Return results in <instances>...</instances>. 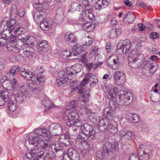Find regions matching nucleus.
Here are the masks:
<instances>
[{
    "label": "nucleus",
    "instance_id": "obj_46",
    "mask_svg": "<svg viewBox=\"0 0 160 160\" xmlns=\"http://www.w3.org/2000/svg\"><path fill=\"white\" fill-rule=\"evenodd\" d=\"M7 50L9 51H12L15 52H18L19 51V48L12 43L11 45L8 44L7 46Z\"/></svg>",
    "mask_w": 160,
    "mask_h": 160
},
{
    "label": "nucleus",
    "instance_id": "obj_14",
    "mask_svg": "<svg viewBox=\"0 0 160 160\" xmlns=\"http://www.w3.org/2000/svg\"><path fill=\"white\" fill-rule=\"evenodd\" d=\"M125 88L123 86H119L118 87L113 86L108 93L107 97L109 99H112L116 98L117 94L119 92L124 91Z\"/></svg>",
    "mask_w": 160,
    "mask_h": 160
},
{
    "label": "nucleus",
    "instance_id": "obj_21",
    "mask_svg": "<svg viewBox=\"0 0 160 160\" xmlns=\"http://www.w3.org/2000/svg\"><path fill=\"white\" fill-rule=\"evenodd\" d=\"M68 153L71 160H79V154L72 147H70L68 149Z\"/></svg>",
    "mask_w": 160,
    "mask_h": 160
},
{
    "label": "nucleus",
    "instance_id": "obj_12",
    "mask_svg": "<svg viewBox=\"0 0 160 160\" xmlns=\"http://www.w3.org/2000/svg\"><path fill=\"white\" fill-rule=\"evenodd\" d=\"M4 88L7 89V90H9L13 92H16L17 90H18L19 86L17 82V81L14 78L10 81L5 82L3 84H2Z\"/></svg>",
    "mask_w": 160,
    "mask_h": 160
},
{
    "label": "nucleus",
    "instance_id": "obj_32",
    "mask_svg": "<svg viewBox=\"0 0 160 160\" xmlns=\"http://www.w3.org/2000/svg\"><path fill=\"white\" fill-rule=\"evenodd\" d=\"M89 91H87L86 92V95H83L82 96V97H81L80 99V100H79V102H80V100L82 101V103H81V104L82 105V106L80 105L79 107L81 108H84V105L85 104L87 105V101L88 102V98L90 95V94L89 93Z\"/></svg>",
    "mask_w": 160,
    "mask_h": 160
},
{
    "label": "nucleus",
    "instance_id": "obj_36",
    "mask_svg": "<svg viewBox=\"0 0 160 160\" xmlns=\"http://www.w3.org/2000/svg\"><path fill=\"white\" fill-rule=\"evenodd\" d=\"M127 18L128 23H131L133 22L135 19L136 17L132 12H128L125 15L123 18V20Z\"/></svg>",
    "mask_w": 160,
    "mask_h": 160
},
{
    "label": "nucleus",
    "instance_id": "obj_30",
    "mask_svg": "<svg viewBox=\"0 0 160 160\" xmlns=\"http://www.w3.org/2000/svg\"><path fill=\"white\" fill-rule=\"evenodd\" d=\"M120 135L121 137H125L128 140H129L132 138H134L135 134L131 131H127L124 130H121Z\"/></svg>",
    "mask_w": 160,
    "mask_h": 160
},
{
    "label": "nucleus",
    "instance_id": "obj_50",
    "mask_svg": "<svg viewBox=\"0 0 160 160\" xmlns=\"http://www.w3.org/2000/svg\"><path fill=\"white\" fill-rule=\"evenodd\" d=\"M34 39L33 37L31 36H30L27 38H24L25 46L32 44Z\"/></svg>",
    "mask_w": 160,
    "mask_h": 160
},
{
    "label": "nucleus",
    "instance_id": "obj_11",
    "mask_svg": "<svg viewBox=\"0 0 160 160\" xmlns=\"http://www.w3.org/2000/svg\"><path fill=\"white\" fill-rule=\"evenodd\" d=\"M81 17L79 18L78 21V24L79 22L84 23L91 22L94 19L93 14L88 10L83 11L81 13Z\"/></svg>",
    "mask_w": 160,
    "mask_h": 160
},
{
    "label": "nucleus",
    "instance_id": "obj_6",
    "mask_svg": "<svg viewBox=\"0 0 160 160\" xmlns=\"http://www.w3.org/2000/svg\"><path fill=\"white\" fill-rule=\"evenodd\" d=\"M24 70L21 72L20 74L21 76L26 80H30L33 82H37V81L41 83L44 82L46 79L45 77L41 75H38L36 76L32 72L26 71L24 69Z\"/></svg>",
    "mask_w": 160,
    "mask_h": 160
},
{
    "label": "nucleus",
    "instance_id": "obj_23",
    "mask_svg": "<svg viewBox=\"0 0 160 160\" xmlns=\"http://www.w3.org/2000/svg\"><path fill=\"white\" fill-rule=\"evenodd\" d=\"M39 43L38 48L39 52L42 54L47 52L48 50V45L47 41L46 40H42L40 41Z\"/></svg>",
    "mask_w": 160,
    "mask_h": 160
},
{
    "label": "nucleus",
    "instance_id": "obj_62",
    "mask_svg": "<svg viewBox=\"0 0 160 160\" xmlns=\"http://www.w3.org/2000/svg\"><path fill=\"white\" fill-rule=\"evenodd\" d=\"M25 14L24 9L23 8L20 9L18 13V15L20 17H22Z\"/></svg>",
    "mask_w": 160,
    "mask_h": 160
},
{
    "label": "nucleus",
    "instance_id": "obj_52",
    "mask_svg": "<svg viewBox=\"0 0 160 160\" xmlns=\"http://www.w3.org/2000/svg\"><path fill=\"white\" fill-rule=\"evenodd\" d=\"M91 140H88L87 138L86 141H84L82 143L83 146V148L85 149H87L89 148L90 145L91 144L90 141Z\"/></svg>",
    "mask_w": 160,
    "mask_h": 160
},
{
    "label": "nucleus",
    "instance_id": "obj_5",
    "mask_svg": "<svg viewBox=\"0 0 160 160\" xmlns=\"http://www.w3.org/2000/svg\"><path fill=\"white\" fill-rule=\"evenodd\" d=\"M140 66L143 68H148L151 74H153L158 69V64L156 62L148 61L142 57L140 58Z\"/></svg>",
    "mask_w": 160,
    "mask_h": 160
},
{
    "label": "nucleus",
    "instance_id": "obj_22",
    "mask_svg": "<svg viewBox=\"0 0 160 160\" xmlns=\"http://www.w3.org/2000/svg\"><path fill=\"white\" fill-rule=\"evenodd\" d=\"M82 66L81 64L77 63L72 66L69 69L68 74L72 75L76 73L79 72L82 69Z\"/></svg>",
    "mask_w": 160,
    "mask_h": 160
},
{
    "label": "nucleus",
    "instance_id": "obj_25",
    "mask_svg": "<svg viewBox=\"0 0 160 160\" xmlns=\"http://www.w3.org/2000/svg\"><path fill=\"white\" fill-rule=\"evenodd\" d=\"M53 22L52 20L49 18H47L40 24L41 28L43 30L48 31L52 27Z\"/></svg>",
    "mask_w": 160,
    "mask_h": 160
},
{
    "label": "nucleus",
    "instance_id": "obj_9",
    "mask_svg": "<svg viewBox=\"0 0 160 160\" xmlns=\"http://www.w3.org/2000/svg\"><path fill=\"white\" fill-rule=\"evenodd\" d=\"M67 118L68 121L67 123L68 126H80L81 122L79 120V115L76 112L73 111L69 112Z\"/></svg>",
    "mask_w": 160,
    "mask_h": 160
},
{
    "label": "nucleus",
    "instance_id": "obj_15",
    "mask_svg": "<svg viewBox=\"0 0 160 160\" xmlns=\"http://www.w3.org/2000/svg\"><path fill=\"white\" fill-rule=\"evenodd\" d=\"M33 1L34 7L38 10H45L48 8V5L45 0H34Z\"/></svg>",
    "mask_w": 160,
    "mask_h": 160
},
{
    "label": "nucleus",
    "instance_id": "obj_59",
    "mask_svg": "<svg viewBox=\"0 0 160 160\" xmlns=\"http://www.w3.org/2000/svg\"><path fill=\"white\" fill-rule=\"evenodd\" d=\"M115 31V29H113L110 31L109 35L110 38H114L117 37Z\"/></svg>",
    "mask_w": 160,
    "mask_h": 160
},
{
    "label": "nucleus",
    "instance_id": "obj_16",
    "mask_svg": "<svg viewBox=\"0 0 160 160\" xmlns=\"http://www.w3.org/2000/svg\"><path fill=\"white\" fill-rule=\"evenodd\" d=\"M10 99L8 92L6 89L3 88L0 90V106L4 105Z\"/></svg>",
    "mask_w": 160,
    "mask_h": 160
},
{
    "label": "nucleus",
    "instance_id": "obj_56",
    "mask_svg": "<svg viewBox=\"0 0 160 160\" xmlns=\"http://www.w3.org/2000/svg\"><path fill=\"white\" fill-rule=\"evenodd\" d=\"M56 82L58 86H61L62 85L66 82V80L65 79L58 78L56 79Z\"/></svg>",
    "mask_w": 160,
    "mask_h": 160
},
{
    "label": "nucleus",
    "instance_id": "obj_31",
    "mask_svg": "<svg viewBox=\"0 0 160 160\" xmlns=\"http://www.w3.org/2000/svg\"><path fill=\"white\" fill-rule=\"evenodd\" d=\"M79 24L82 27L84 28V29L87 32H92L93 31L95 28V25L90 24V22H85L84 23H79Z\"/></svg>",
    "mask_w": 160,
    "mask_h": 160
},
{
    "label": "nucleus",
    "instance_id": "obj_41",
    "mask_svg": "<svg viewBox=\"0 0 160 160\" xmlns=\"http://www.w3.org/2000/svg\"><path fill=\"white\" fill-rule=\"evenodd\" d=\"M131 50V52L129 53L128 56V59H131L134 58H137V57H139V58H141L142 57L141 55H138V51L132 50V49Z\"/></svg>",
    "mask_w": 160,
    "mask_h": 160
},
{
    "label": "nucleus",
    "instance_id": "obj_58",
    "mask_svg": "<svg viewBox=\"0 0 160 160\" xmlns=\"http://www.w3.org/2000/svg\"><path fill=\"white\" fill-rule=\"evenodd\" d=\"M80 60L85 65L88 62V59L87 58L86 56L84 55L81 56L80 58Z\"/></svg>",
    "mask_w": 160,
    "mask_h": 160
},
{
    "label": "nucleus",
    "instance_id": "obj_18",
    "mask_svg": "<svg viewBox=\"0 0 160 160\" xmlns=\"http://www.w3.org/2000/svg\"><path fill=\"white\" fill-rule=\"evenodd\" d=\"M114 77L115 82L119 85L122 84L125 82V75L122 72L119 71L115 72Z\"/></svg>",
    "mask_w": 160,
    "mask_h": 160
},
{
    "label": "nucleus",
    "instance_id": "obj_47",
    "mask_svg": "<svg viewBox=\"0 0 160 160\" xmlns=\"http://www.w3.org/2000/svg\"><path fill=\"white\" fill-rule=\"evenodd\" d=\"M24 40V38H18L16 39V41L17 45L22 49H23L25 46Z\"/></svg>",
    "mask_w": 160,
    "mask_h": 160
},
{
    "label": "nucleus",
    "instance_id": "obj_44",
    "mask_svg": "<svg viewBox=\"0 0 160 160\" xmlns=\"http://www.w3.org/2000/svg\"><path fill=\"white\" fill-rule=\"evenodd\" d=\"M88 131V133L85 134L84 135L87 137L88 140H92L94 138L95 131L92 127L91 128H90V130Z\"/></svg>",
    "mask_w": 160,
    "mask_h": 160
},
{
    "label": "nucleus",
    "instance_id": "obj_20",
    "mask_svg": "<svg viewBox=\"0 0 160 160\" xmlns=\"http://www.w3.org/2000/svg\"><path fill=\"white\" fill-rule=\"evenodd\" d=\"M118 145L117 143L112 144L109 142L105 143L103 147V151L104 153H108L111 152L112 150L118 149Z\"/></svg>",
    "mask_w": 160,
    "mask_h": 160
},
{
    "label": "nucleus",
    "instance_id": "obj_3",
    "mask_svg": "<svg viewBox=\"0 0 160 160\" xmlns=\"http://www.w3.org/2000/svg\"><path fill=\"white\" fill-rule=\"evenodd\" d=\"M152 148L149 145L141 144L138 150L137 155L135 154H130L129 160H148L149 156V151Z\"/></svg>",
    "mask_w": 160,
    "mask_h": 160
},
{
    "label": "nucleus",
    "instance_id": "obj_51",
    "mask_svg": "<svg viewBox=\"0 0 160 160\" xmlns=\"http://www.w3.org/2000/svg\"><path fill=\"white\" fill-rule=\"evenodd\" d=\"M93 39L91 38L89 36L85 37L84 38L85 41V45L86 46H89L91 45L92 43Z\"/></svg>",
    "mask_w": 160,
    "mask_h": 160
},
{
    "label": "nucleus",
    "instance_id": "obj_42",
    "mask_svg": "<svg viewBox=\"0 0 160 160\" xmlns=\"http://www.w3.org/2000/svg\"><path fill=\"white\" fill-rule=\"evenodd\" d=\"M86 78L87 79L88 82L90 81L91 82V83H96L98 82L96 76L94 75H91V74L90 73H87L86 75Z\"/></svg>",
    "mask_w": 160,
    "mask_h": 160
},
{
    "label": "nucleus",
    "instance_id": "obj_7",
    "mask_svg": "<svg viewBox=\"0 0 160 160\" xmlns=\"http://www.w3.org/2000/svg\"><path fill=\"white\" fill-rule=\"evenodd\" d=\"M101 123H102V125L101 126V131H108L112 133H115L117 132L118 130L116 123L112 124L109 122L107 119L104 118L101 120Z\"/></svg>",
    "mask_w": 160,
    "mask_h": 160
},
{
    "label": "nucleus",
    "instance_id": "obj_26",
    "mask_svg": "<svg viewBox=\"0 0 160 160\" xmlns=\"http://www.w3.org/2000/svg\"><path fill=\"white\" fill-rule=\"evenodd\" d=\"M49 130L52 132L54 133V135L59 134L62 132V128L58 124L52 123L49 127Z\"/></svg>",
    "mask_w": 160,
    "mask_h": 160
},
{
    "label": "nucleus",
    "instance_id": "obj_54",
    "mask_svg": "<svg viewBox=\"0 0 160 160\" xmlns=\"http://www.w3.org/2000/svg\"><path fill=\"white\" fill-rule=\"evenodd\" d=\"M72 50L73 56H76L78 53H80L82 52L81 48L80 47H77L75 49L73 48Z\"/></svg>",
    "mask_w": 160,
    "mask_h": 160
},
{
    "label": "nucleus",
    "instance_id": "obj_4",
    "mask_svg": "<svg viewBox=\"0 0 160 160\" xmlns=\"http://www.w3.org/2000/svg\"><path fill=\"white\" fill-rule=\"evenodd\" d=\"M3 28L1 37L3 40H7L9 38L11 32L14 30L16 27L15 22L14 20H11L9 21L4 20L1 25Z\"/></svg>",
    "mask_w": 160,
    "mask_h": 160
},
{
    "label": "nucleus",
    "instance_id": "obj_8",
    "mask_svg": "<svg viewBox=\"0 0 160 160\" xmlns=\"http://www.w3.org/2000/svg\"><path fill=\"white\" fill-rule=\"evenodd\" d=\"M13 94L15 95L11 97L13 100L19 103L23 102L26 98L27 92L26 89L24 86H20L18 90L16 92H14Z\"/></svg>",
    "mask_w": 160,
    "mask_h": 160
},
{
    "label": "nucleus",
    "instance_id": "obj_37",
    "mask_svg": "<svg viewBox=\"0 0 160 160\" xmlns=\"http://www.w3.org/2000/svg\"><path fill=\"white\" fill-rule=\"evenodd\" d=\"M61 55L63 58H68L69 59H72L75 58L73 57V55L72 50H66L62 52Z\"/></svg>",
    "mask_w": 160,
    "mask_h": 160
},
{
    "label": "nucleus",
    "instance_id": "obj_13",
    "mask_svg": "<svg viewBox=\"0 0 160 160\" xmlns=\"http://www.w3.org/2000/svg\"><path fill=\"white\" fill-rule=\"evenodd\" d=\"M107 62L108 66L113 69L118 68L120 65L119 58L117 56H113L110 57V58H108Z\"/></svg>",
    "mask_w": 160,
    "mask_h": 160
},
{
    "label": "nucleus",
    "instance_id": "obj_33",
    "mask_svg": "<svg viewBox=\"0 0 160 160\" xmlns=\"http://www.w3.org/2000/svg\"><path fill=\"white\" fill-rule=\"evenodd\" d=\"M8 107L9 110L13 112L15 111L17 108L16 101L12 98H11L8 101Z\"/></svg>",
    "mask_w": 160,
    "mask_h": 160
},
{
    "label": "nucleus",
    "instance_id": "obj_17",
    "mask_svg": "<svg viewBox=\"0 0 160 160\" xmlns=\"http://www.w3.org/2000/svg\"><path fill=\"white\" fill-rule=\"evenodd\" d=\"M64 40L69 43H72L75 46L76 44L77 38L72 33L68 32L65 33L64 36Z\"/></svg>",
    "mask_w": 160,
    "mask_h": 160
},
{
    "label": "nucleus",
    "instance_id": "obj_38",
    "mask_svg": "<svg viewBox=\"0 0 160 160\" xmlns=\"http://www.w3.org/2000/svg\"><path fill=\"white\" fill-rule=\"evenodd\" d=\"M78 126L74 125L70 126L68 128V133L69 134L73 137L76 136L78 134V130L77 129L76 127Z\"/></svg>",
    "mask_w": 160,
    "mask_h": 160
},
{
    "label": "nucleus",
    "instance_id": "obj_27",
    "mask_svg": "<svg viewBox=\"0 0 160 160\" xmlns=\"http://www.w3.org/2000/svg\"><path fill=\"white\" fill-rule=\"evenodd\" d=\"M128 60L129 66L132 68H137L140 66V58H134L133 59Z\"/></svg>",
    "mask_w": 160,
    "mask_h": 160
},
{
    "label": "nucleus",
    "instance_id": "obj_61",
    "mask_svg": "<svg viewBox=\"0 0 160 160\" xmlns=\"http://www.w3.org/2000/svg\"><path fill=\"white\" fill-rule=\"evenodd\" d=\"M36 71L38 73L41 74L43 72L44 69L42 66H39L37 68Z\"/></svg>",
    "mask_w": 160,
    "mask_h": 160
},
{
    "label": "nucleus",
    "instance_id": "obj_28",
    "mask_svg": "<svg viewBox=\"0 0 160 160\" xmlns=\"http://www.w3.org/2000/svg\"><path fill=\"white\" fill-rule=\"evenodd\" d=\"M92 127L88 123H85L82 125L80 128L81 131L83 132L79 133V135L78 136V138L80 139H82L84 138V137L82 135H84L88 133V130L91 128Z\"/></svg>",
    "mask_w": 160,
    "mask_h": 160
},
{
    "label": "nucleus",
    "instance_id": "obj_48",
    "mask_svg": "<svg viewBox=\"0 0 160 160\" xmlns=\"http://www.w3.org/2000/svg\"><path fill=\"white\" fill-rule=\"evenodd\" d=\"M26 32V30L22 27H18L16 28L14 31V33L18 35L24 33Z\"/></svg>",
    "mask_w": 160,
    "mask_h": 160
},
{
    "label": "nucleus",
    "instance_id": "obj_24",
    "mask_svg": "<svg viewBox=\"0 0 160 160\" xmlns=\"http://www.w3.org/2000/svg\"><path fill=\"white\" fill-rule=\"evenodd\" d=\"M53 22L52 20L49 18H47L40 24L41 28L43 30L48 31L52 27Z\"/></svg>",
    "mask_w": 160,
    "mask_h": 160
},
{
    "label": "nucleus",
    "instance_id": "obj_45",
    "mask_svg": "<svg viewBox=\"0 0 160 160\" xmlns=\"http://www.w3.org/2000/svg\"><path fill=\"white\" fill-rule=\"evenodd\" d=\"M100 64L99 63H95L93 64L92 63H87L84 65L86 66L87 70L89 72L91 70L92 68L94 70L97 68Z\"/></svg>",
    "mask_w": 160,
    "mask_h": 160
},
{
    "label": "nucleus",
    "instance_id": "obj_35",
    "mask_svg": "<svg viewBox=\"0 0 160 160\" xmlns=\"http://www.w3.org/2000/svg\"><path fill=\"white\" fill-rule=\"evenodd\" d=\"M69 67H68L67 68V72H65L63 71H61L58 73V75L59 78L61 79H70L69 76H71L70 74H68L69 69Z\"/></svg>",
    "mask_w": 160,
    "mask_h": 160
},
{
    "label": "nucleus",
    "instance_id": "obj_63",
    "mask_svg": "<svg viewBox=\"0 0 160 160\" xmlns=\"http://www.w3.org/2000/svg\"><path fill=\"white\" fill-rule=\"evenodd\" d=\"M88 81L87 79H84L82 82L79 83V85L80 86V87H83L85 84L88 83Z\"/></svg>",
    "mask_w": 160,
    "mask_h": 160
},
{
    "label": "nucleus",
    "instance_id": "obj_29",
    "mask_svg": "<svg viewBox=\"0 0 160 160\" xmlns=\"http://www.w3.org/2000/svg\"><path fill=\"white\" fill-rule=\"evenodd\" d=\"M30 89L34 93L38 94L42 89V87L35 83H29L28 85Z\"/></svg>",
    "mask_w": 160,
    "mask_h": 160
},
{
    "label": "nucleus",
    "instance_id": "obj_1",
    "mask_svg": "<svg viewBox=\"0 0 160 160\" xmlns=\"http://www.w3.org/2000/svg\"><path fill=\"white\" fill-rule=\"evenodd\" d=\"M52 137L51 134L44 128H38L36 129L34 132L30 133L26 139L24 143L25 146L27 148H30V146L34 145L35 148H31V151L26 152L25 156L29 159L34 157V154L37 153L38 149H42L44 150H48L50 148L49 142L44 141H50Z\"/></svg>",
    "mask_w": 160,
    "mask_h": 160
},
{
    "label": "nucleus",
    "instance_id": "obj_43",
    "mask_svg": "<svg viewBox=\"0 0 160 160\" xmlns=\"http://www.w3.org/2000/svg\"><path fill=\"white\" fill-rule=\"evenodd\" d=\"M42 105L45 107L46 111L48 110L52 107V104L48 99H46L43 100L42 102Z\"/></svg>",
    "mask_w": 160,
    "mask_h": 160
},
{
    "label": "nucleus",
    "instance_id": "obj_2",
    "mask_svg": "<svg viewBox=\"0 0 160 160\" xmlns=\"http://www.w3.org/2000/svg\"><path fill=\"white\" fill-rule=\"evenodd\" d=\"M132 95L130 92H124L120 93L117 99L116 102L111 100L109 102V106L112 110H115L120 108V106L128 105L132 102Z\"/></svg>",
    "mask_w": 160,
    "mask_h": 160
},
{
    "label": "nucleus",
    "instance_id": "obj_10",
    "mask_svg": "<svg viewBox=\"0 0 160 160\" xmlns=\"http://www.w3.org/2000/svg\"><path fill=\"white\" fill-rule=\"evenodd\" d=\"M118 50L120 51V53H127L132 49V46L128 39L123 41L122 43L120 42L118 44Z\"/></svg>",
    "mask_w": 160,
    "mask_h": 160
},
{
    "label": "nucleus",
    "instance_id": "obj_53",
    "mask_svg": "<svg viewBox=\"0 0 160 160\" xmlns=\"http://www.w3.org/2000/svg\"><path fill=\"white\" fill-rule=\"evenodd\" d=\"M28 48L25 51H23V53L24 56L27 57L31 58L33 55L34 53L33 52L28 50Z\"/></svg>",
    "mask_w": 160,
    "mask_h": 160
},
{
    "label": "nucleus",
    "instance_id": "obj_19",
    "mask_svg": "<svg viewBox=\"0 0 160 160\" xmlns=\"http://www.w3.org/2000/svg\"><path fill=\"white\" fill-rule=\"evenodd\" d=\"M46 15L44 12L36 11L33 16V19L36 22L41 24L46 18Z\"/></svg>",
    "mask_w": 160,
    "mask_h": 160
},
{
    "label": "nucleus",
    "instance_id": "obj_64",
    "mask_svg": "<svg viewBox=\"0 0 160 160\" xmlns=\"http://www.w3.org/2000/svg\"><path fill=\"white\" fill-rule=\"evenodd\" d=\"M10 38L9 39V42L11 43H13L14 42L16 39V36H14L13 35H10Z\"/></svg>",
    "mask_w": 160,
    "mask_h": 160
},
{
    "label": "nucleus",
    "instance_id": "obj_55",
    "mask_svg": "<svg viewBox=\"0 0 160 160\" xmlns=\"http://www.w3.org/2000/svg\"><path fill=\"white\" fill-rule=\"evenodd\" d=\"M54 149L56 152H61L62 153H63V148L60 145H56Z\"/></svg>",
    "mask_w": 160,
    "mask_h": 160
},
{
    "label": "nucleus",
    "instance_id": "obj_40",
    "mask_svg": "<svg viewBox=\"0 0 160 160\" xmlns=\"http://www.w3.org/2000/svg\"><path fill=\"white\" fill-rule=\"evenodd\" d=\"M128 116L129 119L133 123H137L139 121V116L137 114L129 113Z\"/></svg>",
    "mask_w": 160,
    "mask_h": 160
},
{
    "label": "nucleus",
    "instance_id": "obj_34",
    "mask_svg": "<svg viewBox=\"0 0 160 160\" xmlns=\"http://www.w3.org/2000/svg\"><path fill=\"white\" fill-rule=\"evenodd\" d=\"M20 71V68L18 66H14L11 68L7 74L10 77H14Z\"/></svg>",
    "mask_w": 160,
    "mask_h": 160
},
{
    "label": "nucleus",
    "instance_id": "obj_57",
    "mask_svg": "<svg viewBox=\"0 0 160 160\" xmlns=\"http://www.w3.org/2000/svg\"><path fill=\"white\" fill-rule=\"evenodd\" d=\"M79 82L77 81H72L71 82L70 85L71 87L75 88H79V86L78 85Z\"/></svg>",
    "mask_w": 160,
    "mask_h": 160
},
{
    "label": "nucleus",
    "instance_id": "obj_60",
    "mask_svg": "<svg viewBox=\"0 0 160 160\" xmlns=\"http://www.w3.org/2000/svg\"><path fill=\"white\" fill-rule=\"evenodd\" d=\"M55 156L54 152H53L51 150H49L47 153L46 154V157L48 158H53Z\"/></svg>",
    "mask_w": 160,
    "mask_h": 160
},
{
    "label": "nucleus",
    "instance_id": "obj_49",
    "mask_svg": "<svg viewBox=\"0 0 160 160\" xmlns=\"http://www.w3.org/2000/svg\"><path fill=\"white\" fill-rule=\"evenodd\" d=\"M76 102L73 100L69 102L66 106L65 108L67 110H69L74 108L76 106Z\"/></svg>",
    "mask_w": 160,
    "mask_h": 160
},
{
    "label": "nucleus",
    "instance_id": "obj_39",
    "mask_svg": "<svg viewBox=\"0 0 160 160\" xmlns=\"http://www.w3.org/2000/svg\"><path fill=\"white\" fill-rule=\"evenodd\" d=\"M67 140V144H70L71 140L70 136L66 134H62L59 137V141L60 142H64L65 140Z\"/></svg>",
    "mask_w": 160,
    "mask_h": 160
}]
</instances>
